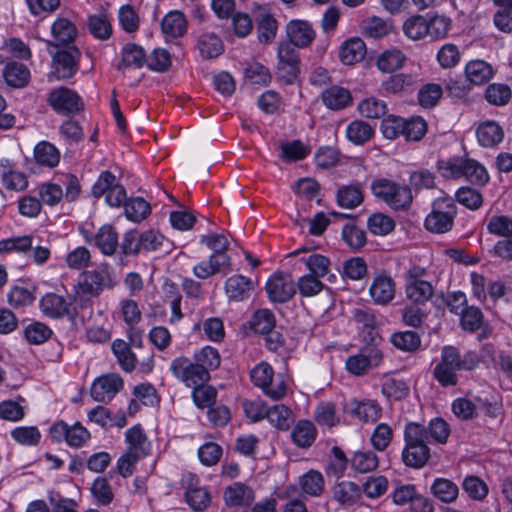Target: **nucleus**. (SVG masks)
Instances as JSON below:
<instances>
[{
    "label": "nucleus",
    "instance_id": "nucleus-25",
    "mask_svg": "<svg viewBox=\"0 0 512 512\" xmlns=\"http://www.w3.org/2000/svg\"><path fill=\"white\" fill-rule=\"evenodd\" d=\"M321 98L324 105L331 110H341L352 103L350 91L337 85L324 90Z\"/></svg>",
    "mask_w": 512,
    "mask_h": 512
},
{
    "label": "nucleus",
    "instance_id": "nucleus-55",
    "mask_svg": "<svg viewBox=\"0 0 512 512\" xmlns=\"http://www.w3.org/2000/svg\"><path fill=\"white\" fill-rule=\"evenodd\" d=\"M405 119L389 115L382 120L381 131L385 138L393 140L404 134Z\"/></svg>",
    "mask_w": 512,
    "mask_h": 512
},
{
    "label": "nucleus",
    "instance_id": "nucleus-41",
    "mask_svg": "<svg viewBox=\"0 0 512 512\" xmlns=\"http://www.w3.org/2000/svg\"><path fill=\"white\" fill-rule=\"evenodd\" d=\"M126 217L134 222L144 220L151 212L150 204L141 197L131 198L124 205Z\"/></svg>",
    "mask_w": 512,
    "mask_h": 512
},
{
    "label": "nucleus",
    "instance_id": "nucleus-52",
    "mask_svg": "<svg viewBox=\"0 0 512 512\" xmlns=\"http://www.w3.org/2000/svg\"><path fill=\"white\" fill-rule=\"evenodd\" d=\"M368 229L375 235H387L395 228V222L389 216L375 213L368 219Z\"/></svg>",
    "mask_w": 512,
    "mask_h": 512
},
{
    "label": "nucleus",
    "instance_id": "nucleus-1",
    "mask_svg": "<svg viewBox=\"0 0 512 512\" xmlns=\"http://www.w3.org/2000/svg\"><path fill=\"white\" fill-rule=\"evenodd\" d=\"M476 352L467 351L461 354L454 346H444L441 360L435 366L433 375L442 386H455L458 382L457 371H471L479 365Z\"/></svg>",
    "mask_w": 512,
    "mask_h": 512
},
{
    "label": "nucleus",
    "instance_id": "nucleus-50",
    "mask_svg": "<svg viewBox=\"0 0 512 512\" xmlns=\"http://www.w3.org/2000/svg\"><path fill=\"white\" fill-rule=\"evenodd\" d=\"M391 342L396 348L407 352H414L421 345L419 335L413 331L394 333L391 337Z\"/></svg>",
    "mask_w": 512,
    "mask_h": 512
},
{
    "label": "nucleus",
    "instance_id": "nucleus-19",
    "mask_svg": "<svg viewBox=\"0 0 512 512\" xmlns=\"http://www.w3.org/2000/svg\"><path fill=\"white\" fill-rule=\"evenodd\" d=\"M346 411L362 422H376L382 415V408L372 400H352L346 405Z\"/></svg>",
    "mask_w": 512,
    "mask_h": 512
},
{
    "label": "nucleus",
    "instance_id": "nucleus-42",
    "mask_svg": "<svg viewBox=\"0 0 512 512\" xmlns=\"http://www.w3.org/2000/svg\"><path fill=\"white\" fill-rule=\"evenodd\" d=\"M112 351L118 359L123 370L131 372L136 365V357L132 353L129 345L123 340H115L112 344Z\"/></svg>",
    "mask_w": 512,
    "mask_h": 512
},
{
    "label": "nucleus",
    "instance_id": "nucleus-2",
    "mask_svg": "<svg viewBox=\"0 0 512 512\" xmlns=\"http://www.w3.org/2000/svg\"><path fill=\"white\" fill-rule=\"evenodd\" d=\"M404 441L405 447L402 451L404 464L415 469L424 467L430 458L426 427L415 422L408 423L404 430Z\"/></svg>",
    "mask_w": 512,
    "mask_h": 512
},
{
    "label": "nucleus",
    "instance_id": "nucleus-46",
    "mask_svg": "<svg viewBox=\"0 0 512 512\" xmlns=\"http://www.w3.org/2000/svg\"><path fill=\"white\" fill-rule=\"evenodd\" d=\"M333 494L342 505H352L359 498L360 490L353 482H341L334 487Z\"/></svg>",
    "mask_w": 512,
    "mask_h": 512
},
{
    "label": "nucleus",
    "instance_id": "nucleus-9",
    "mask_svg": "<svg viewBox=\"0 0 512 512\" xmlns=\"http://www.w3.org/2000/svg\"><path fill=\"white\" fill-rule=\"evenodd\" d=\"M276 76L285 84H293L300 72L299 54L291 43H280L278 47Z\"/></svg>",
    "mask_w": 512,
    "mask_h": 512
},
{
    "label": "nucleus",
    "instance_id": "nucleus-15",
    "mask_svg": "<svg viewBox=\"0 0 512 512\" xmlns=\"http://www.w3.org/2000/svg\"><path fill=\"white\" fill-rule=\"evenodd\" d=\"M266 291L271 301L284 303L293 297L296 288L290 274L278 273L267 281Z\"/></svg>",
    "mask_w": 512,
    "mask_h": 512
},
{
    "label": "nucleus",
    "instance_id": "nucleus-22",
    "mask_svg": "<svg viewBox=\"0 0 512 512\" xmlns=\"http://www.w3.org/2000/svg\"><path fill=\"white\" fill-rule=\"evenodd\" d=\"M253 289V281L242 275L231 276L225 283V291L230 300L243 301L250 296Z\"/></svg>",
    "mask_w": 512,
    "mask_h": 512
},
{
    "label": "nucleus",
    "instance_id": "nucleus-27",
    "mask_svg": "<svg viewBox=\"0 0 512 512\" xmlns=\"http://www.w3.org/2000/svg\"><path fill=\"white\" fill-rule=\"evenodd\" d=\"M40 305L43 313L53 318L71 314L70 303L62 296L54 293H48L43 296Z\"/></svg>",
    "mask_w": 512,
    "mask_h": 512
},
{
    "label": "nucleus",
    "instance_id": "nucleus-49",
    "mask_svg": "<svg viewBox=\"0 0 512 512\" xmlns=\"http://www.w3.org/2000/svg\"><path fill=\"white\" fill-rule=\"evenodd\" d=\"M89 32L97 39L106 40L112 34V26L105 15H92L88 18Z\"/></svg>",
    "mask_w": 512,
    "mask_h": 512
},
{
    "label": "nucleus",
    "instance_id": "nucleus-4",
    "mask_svg": "<svg viewBox=\"0 0 512 512\" xmlns=\"http://www.w3.org/2000/svg\"><path fill=\"white\" fill-rule=\"evenodd\" d=\"M457 215L455 201L450 196L436 198L432 210L425 219V228L433 233L443 234L450 231Z\"/></svg>",
    "mask_w": 512,
    "mask_h": 512
},
{
    "label": "nucleus",
    "instance_id": "nucleus-54",
    "mask_svg": "<svg viewBox=\"0 0 512 512\" xmlns=\"http://www.w3.org/2000/svg\"><path fill=\"white\" fill-rule=\"evenodd\" d=\"M275 327L274 314L268 309H261L254 313L251 328L255 333L264 334Z\"/></svg>",
    "mask_w": 512,
    "mask_h": 512
},
{
    "label": "nucleus",
    "instance_id": "nucleus-34",
    "mask_svg": "<svg viewBox=\"0 0 512 512\" xmlns=\"http://www.w3.org/2000/svg\"><path fill=\"white\" fill-rule=\"evenodd\" d=\"M198 49L205 59L218 57L223 51L221 39L214 33H203L198 39Z\"/></svg>",
    "mask_w": 512,
    "mask_h": 512
},
{
    "label": "nucleus",
    "instance_id": "nucleus-56",
    "mask_svg": "<svg viewBox=\"0 0 512 512\" xmlns=\"http://www.w3.org/2000/svg\"><path fill=\"white\" fill-rule=\"evenodd\" d=\"M392 438V428L386 423H380L375 427L370 440L376 450L384 451L391 443Z\"/></svg>",
    "mask_w": 512,
    "mask_h": 512
},
{
    "label": "nucleus",
    "instance_id": "nucleus-39",
    "mask_svg": "<svg viewBox=\"0 0 512 512\" xmlns=\"http://www.w3.org/2000/svg\"><path fill=\"white\" fill-rule=\"evenodd\" d=\"M432 494L445 503L454 502L459 489L456 484L445 478H437L431 486Z\"/></svg>",
    "mask_w": 512,
    "mask_h": 512
},
{
    "label": "nucleus",
    "instance_id": "nucleus-57",
    "mask_svg": "<svg viewBox=\"0 0 512 512\" xmlns=\"http://www.w3.org/2000/svg\"><path fill=\"white\" fill-rule=\"evenodd\" d=\"M192 397L199 408H210L216 401L217 391L211 386L204 384L193 386Z\"/></svg>",
    "mask_w": 512,
    "mask_h": 512
},
{
    "label": "nucleus",
    "instance_id": "nucleus-13",
    "mask_svg": "<svg viewBox=\"0 0 512 512\" xmlns=\"http://www.w3.org/2000/svg\"><path fill=\"white\" fill-rule=\"evenodd\" d=\"M80 51L76 47L58 51L53 56L52 75L57 80L71 78L78 69Z\"/></svg>",
    "mask_w": 512,
    "mask_h": 512
},
{
    "label": "nucleus",
    "instance_id": "nucleus-14",
    "mask_svg": "<svg viewBox=\"0 0 512 512\" xmlns=\"http://www.w3.org/2000/svg\"><path fill=\"white\" fill-rule=\"evenodd\" d=\"M382 361V353L375 347H366L358 354L346 360L347 370L357 376L363 375L367 370L377 367Z\"/></svg>",
    "mask_w": 512,
    "mask_h": 512
},
{
    "label": "nucleus",
    "instance_id": "nucleus-53",
    "mask_svg": "<svg viewBox=\"0 0 512 512\" xmlns=\"http://www.w3.org/2000/svg\"><path fill=\"white\" fill-rule=\"evenodd\" d=\"M194 360L200 368H204L207 372L210 369L218 368L221 361L218 350L210 346H205L195 353Z\"/></svg>",
    "mask_w": 512,
    "mask_h": 512
},
{
    "label": "nucleus",
    "instance_id": "nucleus-61",
    "mask_svg": "<svg viewBox=\"0 0 512 512\" xmlns=\"http://www.w3.org/2000/svg\"><path fill=\"white\" fill-rule=\"evenodd\" d=\"M443 90L438 84H426L418 92V101L422 107L431 108L441 98Z\"/></svg>",
    "mask_w": 512,
    "mask_h": 512
},
{
    "label": "nucleus",
    "instance_id": "nucleus-5",
    "mask_svg": "<svg viewBox=\"0 0 512 512\" xmlns=\"http://www.w3.org/2000/svg\"><path fill=\"white\" fill-rule=\"evenodd\" d=\"M110 278L106 268L85 271L75 290V302L84 307L93 297L98 296L108 285Z\"/></svg>",
    "mask_w": 512,
    "mask_h": 512
},
{
    "label": "nucleus",
    "instance_id": "nucleus-12",
    "mask_svg": "<svg viewBox=\"0 0 512 512\" xmlns=\"http://www.w3.org/2000/svg\"><path fill=\"white\" fill-rule=\"evenodd\" d=\"M123 385V379L118 374H105L93 381L90 394L97 402H109L123 389Z\"/></svg>",
    "mask_w": 512,
    "mask_h": 512
},
{
    "label": "nucleus",
    "instance_id": "nucleus-63",
    "mask_svg": "<svg viewBox=\"0 0 512 512\" xmlns=\"http://www.w3.org/2000/svg\"><path fill=\"white\" fill-rule=\"evenodd\" d=\"M246 78L255 85L266 86L271 81V74L264 65L255 62L245 69Z\"/></svg>",
    "mask_w": 512,
    "mask_h": 512
},
{
    "label": "nucleus",
    "instance_id": "nucleus-7",
    "mask_svg": "<svg viewBox=\"0 0 512 512\" xmlns=\"http://www.w3.org/2000/svg\"><path fill=\"white\" fill-rule=\"evenodd\" d=\"M250 376L252 382L271 399L279 400L285 395L286 385L284 380L281 377L274 380V371L268 363L261 362L256 365Z\"/></svg>",
    "mask_w": 512,
    "mask_h": 512
},
{
    "label": "nucleus",
    "instance_id": "nucleus-47",
    "mask_svg": "<svg viewBox=\"0 0 512 512\" xmlns=\"http://www.w3.org/2000/svg\"><path fill=\"white\" fill-rule=\"evenodd\" d=\"M427 19L422 15H413L403 24V31L412 40H420L427 36Z\"/></svg>",
    "mask_w": 512,
    "mask_h": 512
},
{
    "label": "nucleus",
    "instance_id": "nucleus-30",
    "mask_svg": "<svg viewBox=\"0 0 512 512\" xmlns=\"http://www.w3.org/2000/svg\"><path fill=\"white\" fill-rule=\"evenodd\" d=\"M465 73L470 83L482 85L492 78L493 69L490 64L483 60H473L466 65Z\"/></svg>",
    "mask_w": 512,
    "mask_h": 512
},
{
    "label": "nucleus",
    "instance_id": "nucleus-29",
    "mask_svg": "<svg viewBox=\"0 0 512 512\" xmlns=\"http://www.w3.org/2000/svg\"><path fill=\"white\" fill-rule=\"evenodd\" d=\"M476 135L480 145L494 147L503 140L504 132L496 122L488 121L477 128Z\"/></svg>",
    "mask_w": 512,
    "mask_h": 512
},
{
    "label": "nucleus",
    "instance_id": "nucleus-37",
    "mask_svg": "<svg viewBox=\"0 0 512 512\" xmlns=\"http://www.w3.org/2000/svg\"><path fill=\"white\" fill-rule=\"evenodd\" d=\"M126 441L129 444V451L146 456L149 452V443L143 429L136 425L128 429L125 433Z\"/></svg>",
    "mask_w": 512,
    "mask_h": 512
},
{
    "label": "nucleus",
    "instance_id": "nucleus-44",
    "mask_svg": "<svg viewBox=\"0 0 512 512\" xmlns=\"http://www.w3.org/2000/svg\"><path fill=\"white\" fill-rule=\"evenodd\" d=\"M299 484L305 494L319 496L324 488V478L320 472L310 470L300 478Z\"/></svg>",
    "mask_w": 512,
    "mask_h": 512
},
{
    "label": "nucleus",
    "instance_id": "nucleus-48",
    "mask_svg": "<svg viewBox=\"0 0 512 512\" xmlns=\"http://www.w3.org/2000/svg\"><path fill=\"white\" fill-rule=\"evenodd\" d=\"M266 417L273 426L280 430H287L292 422V412L285 405H274L268 408Z\"/></svg>",
    "mask_w": 512,
    "mask_h": 512
},
{
    "label": "nucleus",
    "instance_id": "nucleus-6",
    "mask_svg": "<svg viewBox=\"0 0 512 512\" xmlns=\"http://www.w3.org/2000/svg\"><path fill=\"white\" fill-rule=\"evenodd\" d=\"M438 167L449 172L452 177L464 176L471 183L485 184L489 179L486 169L471 159L456 158L449 161H439Z\"/></svg>",
    "mask_w": 512,
    "mask_h": 512
},
{
    "label": "nucleus",
    "instance_id": "nucleus-28",
    "mask_svg": "<svg viewBox=\"0 0 512 512\" xmlns=\"http://www.w3.org/2000/svg\"><path fill=\"white\" fill-rule=\"evenodd\" d=\"M162 32L172 38L181 37L187 30V21L180 11H170L161 22Z\"/></svg>",
    "mask_w": 512,
    "mask_h": 512
},
{
    "label": "nucleus",
    "instance_id": "nucleus-24",
    "mask_svg": "<svg viewBox=\"0 0 512 512\" xmlns=\"http://www.w3.org/2000/svg\"><path fill=\"white\" fill-rule=\"evenodd\" d=\"M366 45L360 38H351L345 41L339 51L340 61L345 65H353L364 59Z\"/></svg>",
    "mask_w": 512,
    "mask_h": 512
},
{
    "label": "nucleus",
    "instance_id": "nucleus-38",
    "mask_svg": "<svg viewBox=\"0 0 512 512\" xmlns=\"http://www.w3.org/2000/svg\"><path fill=\"white\" fill-rule=\"evenodd\" d=\"M51 32L57 44H68L72 42L77 35L75 25L66 18H58L53 23Z\"/></svg>",
    "mask_w": 512,
    "mask_h": 512
},
{
    "label": "nucleus",
    "instance_id": "nucleus-21",
    "mask_svg": "<svg viewBox=\"0 0 512 512\" xmlns=\"http://www.w3.org/2000/svg\"><path fill=\"white\" fill-rule=\"evenodd\" d=\"M369 293L373 301L377 304H388L395 295V283L390 276H376L369 288Z\"/></svg>",
    "mask_w": 512,
    "mask_h": 512
},
{
    "label": "nucleus",
    "instance_id": "nucleus-23",
    "mask_svg": "<svg viewBox=\"0 0 512 512\" xmlns=\"http://www.w3.org/2000/svg\"><path fill=\"white\" fill-rule=\"evenodd\" d=\"M418 82L417 76L411 73H398L385 79L381 87L389 94H400L408 92L416 86Z\"/></svg>",
    "mask_w": 512,
    "mask_h": 512
},
{
    "label": "nucleus",
    "instance_id": "nucleus-58",
    "mask_svg": "<svg viewBox=\"0 0 512 512\" xmlns=\"http://www.w3.org/2000/svg\"><path fill=\"white\" fill-rule=\"evenodd\" d=\"M451 26L449 18L442 15H435L427 19V36L432 39H440L447 35Z\"/></svg>",
    "mask_w": 512,
    "mask_h": 512
},
{
    "label": "nucleus",
    "instance_id": "nucleus-60",
    "mask_svg": "<svg viewBox=\"0 0 512 512\" xmlns=\"http://www.w3.org/2000/svg\"><path fill=\"white\" fill-rule=\"evenodd\" d=\"M302 261L310 270L311 275H315L321 278L329 273V267L331 263L330 260L324 255L311 254L307 258H303Z\"/></svg>",
    "mask_w": 512,
    "mask_h": 512
},
{
    "label": "nucleus",
    "instance_id": "nucleus-20",
    "mask_svg": "<svg viewBox=\"0 0 512 512\" xmlns=\"http://www.w3.org/2000/svg\"><path fill=\"white\" fill-rule=\"evenodd\" d=\"M0 177L3 186L11 191H23L28 186L26 175L17 171L8 159L0 161Z\"/></svg>",
    "mask_w": 512,
    "mask_h": 512
},
{
    "label": "nucleus",
    "instance_id": "nucleus-31",
    "mask_svg": "<svg viewBox=\"0 0 512 512\" xmlns=\"http://www.w3.org/2000/svg\"><path fill=\"white\" fill-rule=\"evenodd\" d=\"M316 428L311 421H299L291 432L293 442L300 448L310 447L316 438Z\"/></svg>",
    "mask_w": 512,
    "mask_h": 512
},
{
    "label": "nucleus",
    "instance_id": "nucleus-10",
    "mask_svg": "<svg viewBox=\"0 0 512 512\" xmlns=\"http://www.w3.org/2000/svg\"><path fill=\"white\" fill-rule=\"evenodd\" d=\"M104 194H106L107 204L111 207H120L128 201L125 188L116 182V177L110 171L102 172L92 187L94 197L100 198Z\"/></svg>",
    "mask_w": 512,
    "mask_h": 512
},
{
    "label": "nucleus",
    "instance_id": "nucleus-59",
    "mask_svg": "<svg viewBox=\"0 0 512 512\" xmlns=\"http://www.w3.org/2000/svg\"><path fill=\"white\" fill-rule=\"evenodd\" d=\"M352 466L360 473L370 472L378 467V457L372 451L357 452L352 459Z\"/></svg>",
    "mask_w": 512,
    "mask_h": 512
},
{
    "label": "nucleus",
    "instance_id": "nucleus-51",
    "mask_svg": "<svg viewBox=\"0 0 512 512\" xmlns=\"http://www.w3.org/2000/svg\"><path fill=\"white\" fill-rule=\"evenodd\" d=\"M382 393L389 399L402 400L409 393V386L405 381L388 377L383 380Z\"/></svg>",
    "mask_w": 512,
    "mask_h": 512
},
{
    "label": "nucleus",
    "instance_id": "nucleus-32",
    "mask_svg": "<svg viewBox=\"0 0 512 512\" xmlns=\"http://www.w3.org/2000/svg\"><path fill=\"white\" fill-rule=\"evenodd\" d=\"M363 202L362 188L358 184L341 186L337 191V203L339 206L353 209Z\"/></svg>",
    "mask_w": 512,
    "mask_h": 512
},
{
    "label": "nucleus",
    "instance_id": "nucleus-64",
    "mask_svg": "<svg viewBox=\"0 0 512 512\" xmlns=\"http://www.w3.org/2000/svg\"><path fill=\"white\" fill-rule=\"evenodd\" d=\"M487 229L491 234L497 236L512 237V219L504 215L492 216L488 222Z\"/></svg>",
    "mask_w": 512,
    "mask_h": 512
},
{
    "label": "nucleus",
    "instance_id": "nucleus-8",
    "mask_svg": "<svg viewBox=\"0 0 512 512\" xmlns=\"http://www.w3.org/2000/svg\"><path fill=\"white\" fill-rule=\"evenodd\" d=\"M172 374L188 387L202 385L210 379V374L204 368H200L194 360L181 356L175 358L170 364Z\"/></svg>",
    "mask_w": 512,
    "mask_h": 512
},
{
    "label": "nucleus",
    "instance_id": "nucleus-11",
    "mask_svg": "<svg viewBox=\"0 0 512 512\" xmlns=\"http://www.w3.org/2000/svg\"><path fill=\"white\" fill-rule=\"evenodd\" d=\"M47 101L56 112L64 115L76 114L84 108L80 96L75 91L66 87H60L51 91Z\"/></svg>",
    "mask_w": 512,
    "mask_h": 512
},
{
    "label": "nucleus",
    "instance_id": "nucleus-35",
    "mask_svg": "<svg viewBox=\"0 0 512 512\" xmlns=\"http://www.w3.org/2000/svg\"><path fill=\"white\" fill-rule=\"evenodd\" d=\"M406 61V56L398 49L384 51L377 58V67L385 73L400 69Z\"/></svg>",
    "mask_w": 512,
    "mask_h": 512
},
{
    "label": "nucleus",
    "instance_id": "nucleus-40",
    "mask_svg": "<svg viewBox=\"0 0 512 512\" xmlns=\"http://www.w3.org/2000/svg\"><path fill=\"white\" fill-rule=\"evenodd\" d=\"M406 294L414 303L423 304L433 295V287L427 281L415 279L407 285Z\"/></svg>",
    "mask_w": 512,
    "mask_h": 512
},
{
    "label": "nucleus",
    "instance_id": "nucleus-43",
    "mask_svg": "<svg viewBox=\"0 0 512 512\" xmlns=\"http://www.w3.org/2000/svg\"><path fill=\"white\" fill-rule=\"evenodd\" d=\"M512 96L510 87L507 84L493 83L485 90V99L495 106L506 105Z\"/></svg>",
    "mask_w": 512,
    "mask_h": 512
},
{
    "label": "nucleus",
    "instance_id": "nucleus-45",
    "mask_svg": "<svg viewBox=\"0 0 512 512\" xmlns=\"http://www.w3.org/2000/svg\"><path fill=\"white\" fill-rule=\"evenodd\" d=\"M36 161L48 167H55L60 160V153L55 146L48 142L37 144L34 150Z\"/></svg>",
    "mask_w": 512,
    "mask_h": 512
},
{
    "label": "nucleus",
    "instance_id": "nucleus-33",
    "mask_svg": "<svg viewBox=\"0 0 512 512\" xmlns=\"http://www.w3.org/2000/svg\"><path fill=\"white\" fill-rule=\"evenodd\" d=\"M146 59L145 52L141 46L134 43L127 44L122 49V60L117 65V69L123 71L129 66L142 67Z\"/></svg>",
    "mask_w": 512,
    "mask_h": 512
},
{
    "label": "nucleus",
    "instance_id": "nucleus-18",
    "mask_svg": "<svg viewBox=\"0 0 512 512\" xmlns=\"http://www.w3.org/2000/svg\"><path fill=\"white\" fill-rule=\"evenodd\" d=\"M223 499L229 507H247L252 504L255 499L254 491L251 487L235 482L225 488Z\"/></svg>",
    "mask_w": 512,
    "mask_h": 512
},
{
    "label": "nucleus",
    "instance_id": "nucleus-62",
    "mask_svg": "<svg viewBox=\"0 0 512 512\" xmlns=\"http://www.w3.org/2000/svg\"><path fill=\"white\" fill-rule=\"evenodd\" d=\"M187 504L196 511H202L208 507L211 498L207 490L203 488H191L185 493Z\"/></svg>",
    "mask_w": 512,
    "mask_h": 512
},
{
    "label": "nucleus",
    "instance_id": "nucleus-16",
    "mask_svg": "<svg viewBox=\"0 0 512 512\" xmlns=\"http://www.w3.org/2000/svg\"><path fill=\"white\" fill-rule=\"evenodd\" d=\"M286 34L292 46L298 48L308 47L315 38L312 26L303 20H291L286 26Z\"/></svg>",
    "mask_w": 512,
    "mask_h": 512
},
{
    "label": "nucleus",
    "instance_id": "nucleus-36",
    "mask_svg": "<svg viewBox=\"0 0 512 512\" xmlns=\"http://www.w3.org/2000/svg\"><path fill=\"white\" fill-rule=\"evenodd\" d=\"M374 129L362 120L352 121L346 129V136L349 141L356 145H362L372 138Z\"/></svg>",
    "mask_w": 512,
    "mask_h": 512
},
{
    "label": "nucleus",
    "instance_id": "nucleus-3",
    "mask_svg": "<svg viewBox=\"0 0 512 512\" xmlns=\"http://www.w3.org/2000/svg\"><path fill=\"white\" fill-rule=\"evenodd\" d=\"M373 195L384 201L394 210L408 208L413 200L411 189L386 178L375 179L371 183Z\"/></svg>",
    "mask_w": 512,
    "mask_h": 512
},
{
    "label": "nucleus",
    "instance_id": "nucleus-26",
    "mask_svg": "<svg viewBox=\"0 0 512 512\" xmlns=\"http://www.w3.org/2000/svg\"><path fill=\"white\" fill-rule=\"evenodd\" d=\"M3 77L7 85L13 88H23L29 83L30 71L26 65L13 61L5 66Z\"/></svg>",
    "mask_w": 512,
    "mask_h": 512
},
{
    "label": "nucleus",
    "instance_id": "nucleus-17",
    "mask_svg": "<svg viewBox=\"0 0 512 512\" xmlns=\"http://www.w3.org/2000/svg\"><path fill=\"white\" fill-rule=\"evenodd\" d=\"M88 243L94 245L106 256H111L116 252L118 244V234L111 225H103L98 229L95 235L85 236Z\"/></svg>",
    "mask_w": 512,
    "mask_h": 512
}]
</instances>
